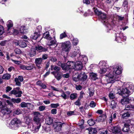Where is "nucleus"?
Returning a JSON list of instances; mask_svg holds the SVG:
<instances>
[{"mask_svg":"<svg viewBox=\"0 0 134 134\" xmlns=\"http://www.w3.org/2000/svg\"><path fill=\"white\" fill-rule=\"evenodd\" d=\"M11 75L8 74H4L2 77L3 79L5 80H8L10 77Z\"/></svg>","mask_w":134,"mask_h":134,"instance_id":"4c0bfd02","label":"nucleus"},{"mask_svg":"<svg viewBox=\"0 0 134 134\" xmlns=\"http://www.w3.org/2000/svg\"><path fill=\"white\" fill-rule=\"evenodd\" d=\"M46 107L44 106H41L38 107V109L40 111H43L45 109Z\"/></svg>","mask_w":134,"mask_h":134,"instance_id":"680f3d73","label":"nucleus"},{"mask_svg":"<svg viewBox=\"0 0 134 134\" xmlns=\"http://www.w3.org/2000/svg\"><path fill=\"white\" fill-rule=\"evenodd\" d=\"M10 112L9 109L7 108H4L1 110V112H0V115H1L2 114L3 115H4L9 114Z\"/></svg>","mask_w":134,"mask_h":134,"instance_id":"aec40b11","label":"nucleus"},{"mask_svg":"<svg viewBox=\"0 0 134 134\" xmlns=\"http://www.w3.org/2000/svg\"><path fill=\"white\" fill-rule=\"evenodd\" d=\"M108 129H109V131L115 134L120 133L121 130L119 127L116 126L115 127L109 126Z\"/></svg>","mask_w":134,"mask_h":134,"instance_id":"f8f14e48","label":"nucleus"},{"mask_svg":"<svg viewBox=\"0 0 134 134\" xmlns=\"http://www.w3.org/2000/svg\"><path fill=\"white\" fill-rule=\"evenodd\" d=\"M130 116V113L129 111H126L122 115L121 118L123 119H126Z\"/></svg>","mask_w":134,"mask_h":134,"instance_id":"c85d7f7f","label":"nucleus"},{"mask_svg":"<svg viewBox=\"0 0 134 134\" xmlns=\"http://www.w3.org/2000/svg\"><path fill=\"white\" fill-rule=\"evenodd\" d=\"M88 90L89 91V96L90 97H91L93 96L94 94V91L93 90H91L90 88H89Z\"/></svg>","mask_w":134,"mask_h":134,"instance_id":"e2e57ef3","label":"nucleus"},{"mask_svg":"<svg viewBox=\"0 0 134 134\" xmlns=\"http://www.w3.org/2000/svg\"><path fill=\"white\" fill-rule=\"evenodd\" d=\"M90 106L92 108L94 107L96 105V103L93 101H92L90 104Z\"/></svg>","mask_w":134,"mask_h":134,"instance_id":"603ef678","label":"nucleus"},{"mask_svg":"<svg viewBox=\"0 0 134 134\" xmlns=\"http://www.w3.org/2000/svg\"><path fill=\"white\" fill-rule=\"evenodd\" d=\"M125 106V108L124 109V110H131L134 109V106L131 104H126Z\"/></svg>","mask_w":134,"mask_h":134,"instance_id":"a878e982","label":"nucleus"},{"mask_svg":"<svg viewBox=\"0 0 134 134\" xmlns=\"http://www.w3.org/2000/svg\"><path fill=\"white\" fill-rule=\"evenodd\" d=\"M61 45L62 50L63 51L68 52L71 49V43L69 41H66L62 43Z\"/></svg>","mask_w":134,"mask_h":134,"instance_id":"1a4fd4ad","label":"nucleus"},{"mask_svg":"<svg viewBox=\"0 0 134 134\" xmlns=\"http://www.w3.org/2000/svg\"><path fill=\"white\" fill-rule=\"evenodd\" d=\"M120 102L122 104H124L129 103V99L127 97L123 98L121 99Z\"/></svg>","mask_w":134,"mask_h":134,"instance_id":"bb28decb","label":"nucleus"},{"mask_svg":"<svg viewBox=\"0 0 134 134\" xmlns=\"http://www.w3.org/2000/svg\"><path fill=\"white\" fill-rule=\"evenodd\" d=\"M109 96L110 99H113L115 97V96L114 94L111 92H110V93H109Z\"/></svg>","mask_w":134,"mask_h":134,"instance_id":"69168bd1","label":"nucleus"},{"mask_svg":"<svg viewBox=\"0 0 134 134\" xmlns=\"http://www.w3.org/2000/svg\"><path fill=\"white\" fill-rule=\"evenodd\" d=\"M49 41H48L47 43V44L50 46H52V47H51V48H53L56 47L58 45L60 44V43H57V41L54 39L53 40H49Z\"/></svg>","mask_w":134,"mask_h":134,"instance_id":"ddd939ff","label":"nucleus"},{"mask_svg":"<svg viewBox=\"0 0 134 134\" xmlns=\"http://www.w3.org/2000/svg\"><path fill=\"white\" fill-rule=\"evenodd\" d=\"M36 84L37 85L43 88L46 89V88L47 86L46 85L42 83L41 81H37Z\"/></svg>","mask_w":134,"mask_h":134,"instance_id":"7c9ffc66","label":"nucleus"},{"mask_svg":"<svg viewBox=\"0 0 134 134\" xmlns=\"http://www.w3.org/2000/svg\"><path fill=\"white\" fill-rule=\"evenodd\" d=\"M22 93V91L20 90V88L18 87L14 88L12 90L10 91L9 95L14 94L16 97H20L21 96Z\"/></svg>","mask_w":134,"mask_h":134,"instance_id":"6e6552de","label":"nucleus"},{"mask_svg":"<svg viewBox=\"0 0 134 134\" xmlns=\"http://www.w3.org/2000/svg\"><path fill=\"white\" fill-rule=\"evenodd\" d=\"M67 35L64 32V33L61 34L60 35V39H62L63 38L66 37Z\"/></svg>","mask_w":134,"mask_h":134,"instance_id":"052dcab7","label":"nucleus"},{"mask_svg":"<svg viewBox=\"0 0 134 134\" xmlns=\"http://www.w3.org/2000/svg\"><path fill=\"white\" fill-rule=\"evenodd\" d=\"M42 59L41 58H36L35 59V63L38 69L41 68V64L42 62Z\"/></svg>","mask_w":134,"mask_h":134,"instance_id":"2eb2a0df","label":"nucleus"},{"mask_svg":"<svg viewBox=\"0 0 134 134\" xmlns=\"http://www.w3.org/2000/svg\"><path fill=\"white\" fill-rule=\"evenodd\" d=\"M74 111H68L67 113V115L69 116H70L74 115Z\"/></svg>","mask_w":134,"mask_h":134,"instance_id":"338daca9","label":"nucleus"},{"mask_svg":"<svg viewBox=\"0 0 134 134\" xmlns=\"http://www.w3.org/2000/svg\"><path fill=\"white\" fill-rule=\"evenodd\" d=\"M78 42V41L77 38L73 39L72 41V43L74 45H76Z\"/></svg>","mask_w":134,"mask_h":134,"instance_id":"8fccbe9b","label":"nucleus"},{"mask_svg":"<svg viewBox=\"0 0 134 134\" xmlns=\"http://www.w3.org/2000/svg\"><path fill=\"white\" fill-rule=\"evenodd\" d=\"M90 74L91 77L93 80H95L98 78L97 77V74L96 73L92 72H90Z\"/></svg>","mask_w":134,"mask_h":134,"instance_id":"473e14b6","label":"nucleus"},{"mask_svg":"<svg viewBox=\"0 0 134 134\" xmlns=\"http://www.w3.org/2000/svg\"><path fill=\"white\" fill-rule=\"evenodd\" d=\"M4 29L1 25H0V35H2L4 33Z\"/></svg>","mask_w":134,"mask_h":134,"instance_id":"de8ad7c7","label":"nucleus"},{"mask_svg":"<svg viewBox=\"0 0 134 134\" xmlns=\"http://www.w3.org/2000/svg\"><path fill=\"white\" fill-rule=\"evenodd\" d=\"M43 37L48 40H51L52 38L50 36L48 32H46L44 33L43 34Z\"/></svg>","mask_w":134,"mask_h":134,"instance_id":"c756f323","label":"nucleus"},{"mask_svg":"<svg viewBox=\"0 0 134 134\" xmlns=\"http://www.w3.org/2000/svg\"><path fill=\"white\" fill-rule=\"evenodd\" d=\"M59 104L58 103L57 104H53L52 103L51 104V108H56L59 106Z\"/></svg>","mask_w":134,"mask_h":134,"instance_id":"3c124183","label":"nucleus"},{"mask_svg":"<svg viewBox=\"0 0 134 134\" xmlns=\"http://www.w3.org/2000/svg\"><path fill=\"white\" fill-rule=\"evenodd\" d=\"M115 35V41L121 43L126 40V37L124 36L123 34L119 31L116 32Z\"/></svg>","mask_w":134,"mask_h":134,"instance_id":"423d86ee","label":"nucleus"},{"mask_svg":"<svg viewBox=\"0 0 134 134\" xmlns=\"http://www.w3.org/2000/svg\"><path fill=\"white\" fill-rule=\"evenodd\" d=\"M75 68L77 70H80L83 67L82 63L81 61H78L75 63Z\"/></svg>","mask_w":134,"mask_h":134,"instance_id":"a211bd4d","label":"nucleus"},{"mask_svg":"<svg viewBox=\"0 0 134 134\" xmlns=\"http://www.w3.org/2000/svg\"><path fill=\"white\" fill-rule=\"evenodd\" d=\"M85 95V93H84L83 91H82L80 93V96L78 98V99L81 100V99L83 98L84 95Z\"/></svg>","mask_w":134,"mask_h":134,"instance_id":"09e8293b","label":"nucleus"},{"mask_svg":"<svg viewBox=\"0 0 134 134\" xmlns=\"http://www.w3.org/2000/svg\"><path fill=\"white\" fill-rule=\"evenodd\" d=\"M19 67L22 70H32L35 68V64L32 63H30L27 65L21 64L19 66Z\"/></svg>","mask_w":134,"mask_h":134,"instance_id":"9d476101","label":"nucleus"},{"mask_svg":"<svg viewBox=\"0 0 134 134\" xmlns=\"http://www.w3.org/2000/svg\"><path fill=\"white\" fill-rule=\"evenodd\" d=\"M40 36V33L39 32H35L32 36V38L33 40H36Z\"/></svg>","mask_w":134,"mask_h":134,"instance_id":"c9c22d12","label":"nucleus"},{"mask_svg":"<svg viewBox=\"0 0 134 134\" xmlns=\"http://www.w3.org/2000/svg\"><path fill=\"white\" fill-rule=\"evenodd\" d=\"M19 29L20 32L21 33H24V31L27 29L26 26L24 25L21 26Z\"/></svg>","mask_w":134,"mask_h":134,"instance_id":"58836bf2","label":"nucleus"},{"mask_svg":"<svg viewBox=\"0 0 134 134\" xmlns=\"http://www.w3.org/2000/svg\"><path fill=\"white\" fill-rule=\"evenodd\" d=\"M88 13L85 12L84 13V15L85 16H87L91 15L92 13H91L90 10H88Z\"/></svg>","mask_w":134,"mask_h":134,"instance_id":"0e129e2a","label":"nucleus"},{"mask_svg":"<svg viewBox=\"0 0 134 134\" xmlns=\"http://www.w3.org/2000/svg\"><path fill=\"white\" fill-rule=\"evenodd\" d=\"M12 89V88L8 86H7L5 88V91L6 93H7L10 91Z\"/></svg>","mask_w":134,"mask_h":134,"instance_id":"864d4df0","label":"nucleus"},{"mask_svg":"<svg viewBox=\"0 0 134 134\" xmlns=\"http://www.w3.org/2000/svg\"><path fill=\"white\" fill-rule=\"evenodd\" d=\"M51 70L52 71L55 70L57 72H58L59 71L60 68L56 66L52 65L51 67Z\"/></svg>","mask_w":134,"mask_h":134,"instance_id":"cd10ccee","label":"nucleus"},{"mask_svg":"<svg viewBox=\"0 0 134 134\" xmlns=\"http://www.w3.org/2000/svg\"><path fill=\"white\" fill-rule=\"evenodd\" d=\"M28 104V103H26L24 102H23L20 104V106L21 108H24L27 107V105Z\"/></svg>","mask_w":134,"mask_h":134,"instance_id":"13d9d810","label":"nucleus"},{"mask_svg":"<svg viewBox=\"0 0 134 134\" xmlns=\"http://www.w3.org/2000/svg\"><path fill=\"white\" fill-rule=\"evenodd\" d=\"M30 56L31 57L34 56L36 55V50L34 48H32L29 51Z\"/></svg>","mask_w":134,"mask_h":134,"instance_id":"393cba45","label":"nucleus"},{"mask_svg":"<svg viewBox=\"0 0 134 134\" xmlns=\"http://www.w3.org/2000/svg\"><path fill=\"white\" fill-rule=\"evenodd\" d=\"M53 122V119L50 117H48L46 119V122L48 125H50Z\"/></svg>","mask_w":134,"mask_h":134,"instance_id":"f704fd0d","label":"nucleus"},{"mask_svg":"<svg viewBox=\"0 0 134 134\" xmlns=\"http://www.w3.org/2000/svg\"><path fill=\"white\" fill-rule=\"evenodd\" d=\"M80 101L81 100L78 99L77 100L75 103V104L76 105L80 106L81 104Z\"/></svg>","mask_w":134,"mask_h":134,"instance_id":"4d7b16f0","label":"nucleus"},{"mask_svg":"<svg viewBox=\"0 0 134 134\" xmlns=\"http://www.w3.org/2000/svg\"><path fill=\"white\" fill-rule=\"evenodd\" d=\"M65 69L66 70H68L70 69L75 68V62L72 61H68L65 64Z\"/></svg>","mask_w":134,"mask_h":134,"instance_id":"9b49d317","label":"nucleus"},{"mask_svg":"<svg viewBox=\"0 0 134 134\" xmlns=\"http://www.w3.org/2000/svg\"><path fill=\"white\" fill-rule=\"evenodd\" d=\"M123 132V134H134V127L126 125L125 124L122 129Z\"/></svg>","mask_w":134,"mask_h":134,"instance_id":"0eeeda50","label":"nucleus"},{"mask_svg":"<svg viewBox=\"0 0 134 134\" xmlns=\"http://www.w3.org/2000/svg\"><path fill=\"white\" fill-rule=\"evenodd\" d=\"M26 44L24 41L20 40L19 41V46L22 48H24L26 47Z\"/></svg>","mask_w":134,"mask_h":134,"instance_id":"e433bc0d","label":"nucleus"},{"mask_svg":"<svg viewBox=\"0 0 134 134\" xmlns=\"http://www.w3.org/2000/svg\"><path fill=\"white\" fill-rule=\"evenodd\" d=\"M57 64L59 66H61L63 69L64 70L65 68V64H62L59 61Z\"/></svg>","mask_w":134,"mask_h":134,"instance_id":"c03bdc74","label":"nucleus"},{"mask_svg":"<svg viewBox=\"0 0 134 134\" xmlns=\"http://www.w3.org/2000/svg\"><path fill=\"white\" fill-rule=\"evenodd\" d=\"M12 101L14 103H19L21 102V99L20 98L16 99L12 98L11 99Z\"/></svg>","mask_w":134,"mask_h":134,"instance_id":"a19ab883","label":"nucleus"},{"mask_svg":"<svg viewBox=\"0 0 134 134\" xmlns=\"http://www.w3.org/2000/svg\"><path fill=\"white\" fill-rule=\"evenodd\" d=\"M87 76L85 74V72H83L81 73L79 75V78L80 80L82 81L86 80L87 79Z\"/></svg>","mask_w":134,"mask_h":134,"instance_id":"6ab92c4d","label":"nucleus"},{"mask_svg":"<svg viewBox=\"0 0 134 134\" xmlns=\"http://www.w3.org/2000/svg\"><path fill=\"white\" fill-rule=\"evenodd\" d=\"M127 122L131 125H134V119L129 120L127 121Z\"/></svg>","mask_w":134,"mask_h":134,"instance_id":"bf43d9fd","label":"nucleus"},{"mask_svg":"<svg viewBox=\"0 0 134 134\" xmlns=\"http://www.w3.org/2000/svg\"><path fill=\"white\" fill-rule=\"evenodd\" d=\"M14 51L16 54H19L22 53L21 51L18 48L15 49Z\"/></svg>","mask_w":134,"mask_h":134,"instance_id":"5fc2aeb1","label":"nucleus"},{"mask_svg":"<svg viewBox=\"0 0 134 134\" xmlns=\"http://www.w3.org/2000/svg\"><path fill=\"white\" fill-rule=\"evenodd\" d=\"M100 17L102 19V22L106 26L107 30H110L113 26L114 21L111 19H107L106 18L107 16L106 14L102 13L100 15Z\"/></svg>","mask_w":134,"mask_h":134,"instance_id":"20e7f679","label":"nucleus"},{"mask_svg":"<svg viewBox=\"0 0 134 134\" xmlns=\"http://www.w3.org/2000/svg\"><path fill=\"white\" fill-rule=\"evenodd\" d=\"M34 115L33 121L30 124V128L32 132L36 133L38 131L41 127V119L40 118L41 115L38 112H35Z\"/></svg>","mask_w":134,"mask_h":134,"instance_id":"f03ea898","label":"nucleus"},{"mask_svg":"<svg viewBox=\"0 0 134 134\" xmlns=\"http://www.w3.org/2000/svg\"><path fill=\"white\" fill-rule=\"evenodd\" d=\"M124 18V16H119L118 15H116L114 17V20H113L114 21V24L113 25V26L115 25V21H114L115 20V19H116V20L118 21H121Z\"/></svg>","mask_w":134,"mask_h":134,"instance_id":"5701e85b","label":"nucleus"},{"mask_svg":"<svg viewBox=\"0 0 134 134\" xmlns=\"http://www.w3.org/2000/svg\"><path fill=\"white\" fill-rule=\"evenodd\" d=\"M87 122L90 126H92L95 124V122L93 119L89 120Z\"/></svg>","mask_w":134,"mask_h":134,"instance_id":"37998d69","label":"nucleus"},{"mask_svg":"<svg viewBox=\"0 0 134 134\" xmlns=\"http://www.w3.org/2000/svg\"><path fill=\"white\" fill-rule=\"evenodd\" d=\"M93 9V10H94L95 13L98 15H100L102 14V12L101 11L98 10L96 8L95 9V8H94Z\"/></svg>","mask_w":134,"mask_h":134,"instance_id":"79ce46f5","label":"nucleus"},{"mask_svg":"<svg viewBox=\"0 0 134 134\" xmlns=\"http://www.w3.org/2000/svg\"><path fill=\"white\" fill-rule=\"evenodd\" d=\"M98 66L99 68H108L109 65L107 63V62L105 61H101L99 63Z\"/></svg>","mask_w":134,"mask_h":134,"instance_id":"f3484780","label":"nucleus"},{"mask_svg":"<svg viewBox=\"0 0 134 134\" xmlns=\"http://www.w3.org/2000/svg\"><path fill=\"white\" fill-rule=\"evenodd\" d=\"M106 116L105 114H103L101 116L98 117L96 119V121L98 122H103L106 119Z\"/></svg>","mask_w":134,"mask_h":134,"instance_id":"412c9836","label":"nucleus"},{"mask_svg":"<svg viewBox=\"0 0 134 134\" xmlns=\"http://www.w3.org/2000/svg\"><path fill=\"white\" fill-rule=\"evenodd\" d=\"M21 124V121L17 118H15L11 121L8 127L10 129H15L16 128L19 127Z\"/></svg>","mask_w":134,"mask_h":134,"instance_id":"39448f33","label":"nucleus"},{"mask_svg":"<svg viewBox=\"0 0 134 134\" xmlns=\"http://www.w3.org/2000/svg\"><path fill=\"white\" fill-rule=\"evenodd\" d=\"M111 67V69H113V72L110 71L107 75L108 78L107 79L109 83H111L119 80L118 75L121 73V70L120 69V67L119 66H114L113 67Z\"/></svg>","mask_w":134,"mask_h":134,"instance_id":"f257e3e1","label":"nucleus"},{"mask_svg":"<svg viewBox=\"0 0 134 134\" xmlns=\"http://www.w3.org/2000/svg\"><path fill=\"white\" fill-rule=\"evenodd\" d=\"M16 83V85L19 86L21 85V83L19 81L18 79L17 78H15L14 79Z\"/></svg>","mask_w":134,"mask_h":134,"instance_id":"49530a36","label":"nucleus"},{"mask_svg":"<svg viewBox=\"0 0 134 134\" xmlns=\"http://www.w3.org/2000/svg\"><path fill=\"white\" fill-rule=\"evenodd\" d=\"M73 80L75 82H77L80 80V78H79V75L77 76V77H73Z\"/></svg>","mask_w":134,"mask_h":134,"instance_id":"774afa93","label":"nucleus"},{"mask_svg":"<svg viewBox=\"0 0 134 134\" xmlns=\"http://www.w3.org/2000/svg\"><path fill=\"white\" fill-rule=\"evenodd\" d=\"M86 129L88 130L89 134H96L97 132L95 128L90 127Z\"/></svg>","mask_w":134,"mask_h":134,"instance_id":"b1692460","label":"nucleus"},{"mask_svg":"<svg viewBox=\"0 0 134 134\" xmlns=\"http://www.w3.org/2000/svg\"><path fill=\"white\" fill-rule=\"evenodd\" d=\"M35 48L36 51L38 52H40L43 51H47V49H44L41 46L37 45L35 47Z\"/></svg>","mask_w":134,"mask_h":134,"instance_id":"4be33fe9","label":"nucleus"},{"mask_svg":"<svg viewBox=\"0 0 134 134\" xmlns=\"http://www.w3.org/2000/svg\"><path fill=\"white\" fill-rule=\"evenodd\" d=\"M77 94L76 93H71L70 95L69 98L71 100L76 99L77 97Z\"/></svg>","mask_w":134,"mask_h":134,"instance_id":"72a5a7b5","label":"nucleus"},{"mask_svg":"<svg viewBox=\"0 0 134 134\" xmlns=\"http://www.w3.org/2000/svg\"><path fill=\"white\" fill-rule=\"evenodd\" d=\"M110 68H100V70L99 71V72L100 74H104L107 71L109 72L111 70Z\"/></svg>","mask_w":134,"mask_h":134,"instance_id":"dca6fc26","label":"nucleus"},{"mask_svg":"<svg viewBox=\"0 0 134 134\" xmlns=\"http://www.w3.org/2000/svg\"><path fill=\"white\" fill-rule=\"evenodd\" d=\"M7 31H9L10 28L13 27V23L11 20H9L7 23Z\"/></svg>","mask_w":134,"mask_h":134,"instance_id":"2f4dec72","label":"nucleus"},{"mask_svg":"<svg viewBox=\"0 0 134 134\" xmlns=\"http://www.w3.org/2000/svg\"><path fill=\"white\" fill-rule=\"evenodd\" d=\"M75 51L76 52V53H78L79 55H80V51L79 50V47H76L74 48Z\"/></svg>","mask_w":134,"mask_h":134,"instance_id":"6e6d98bb","label":"nucleus"},{"mask_svg":"<svg viewBox=\"0 0 134 134\" xmlns=\"http://www.w3.org/2000/svg\"><path fill=\"white\" fill-rule=\"evenodd\" d=\"M134 89V86L132 83L124 82L121 89L119 94L123 97L128 96L133 93Z\"/></svg>","mask_w":134,"mask_h":134,"instance_id":"7ed1b4c3","label":"nucleus"},{"mask_svg":"<svg viewBox=\"0 0 134 134\" xmlns=\"http://www.w3.org/2000/svg\"><path fill=\"white\" fill-rule=\"evenodd\" d=\"M111 108L113 109L116 108V103L114 101H112L111 103Z\"/></svg>","mask_w":134,"mask_h":134,"instance_id":"a18cd8bd","label":"nucleus"},{"mask_svg":"<svg viewBox=\"0 0 134 134\" xmlns=\"http://www.w3.org/2000/svg\"><path fill=\"white\" fill-rule=\"evenodd\" d=\"M64 124V123H62L60 122H57V126L56 127V128L57 129L58 128L59 130H60L62 127V125Z\"/></svg>","mask_w":134,"mask_h":134,"instance_id":"ea45409f","label":"nucleus"},{"mask_svg":"<svg viewBox=\"0 0 134 134\" xmlns=\"http://www.w3.org/2000/svg\"><path fill=\"white\" fill-rule=\"evenodd\" d=\"M59 92L61 93V97L64 99L68 98L70 94V92L68 91L64 92L62 90H59Z\"/></svg>","mask_w":134,"mask_h":134,"instance_id":"4468645a","label":"nucleus"}]
</instances>
